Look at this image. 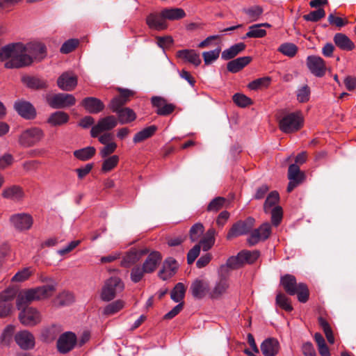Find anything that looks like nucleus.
Returning <instances> with one entry per match:
<instances>
[{
    "label": "nucleus",
    "instance_id": "1",
    "mask_svg": "<svg viewBox=\"0 0 356 356\" xmlns=\"http://www.w3.org/2000/svg\"><path fill=\"white\" fill-rule=\"evenodd\" d=\"M56 284L51 282L50 284L22 291L17 296L16 306L19 310H21L19 314V320L22 325L32 327L41 321L40 312L28 305L33 301L51 296L56 290Z\"/></svg>",
    "mask_w": 356,
    "mask_h": 356
},
{
    "label": "nucleus",
    "instance_id": "2",
    "mask_svg": "<svg viewBox=\"0 0 356 356\" xmlns=\"http://www.w3.org/2000/svg\"><path fill=\"white\" fill-rule=\"evenodd\" d=\"M7 69L21 68L32 63V58L26 54L25 44L22 42L8 44L0 49V61H6Z\"/></svg>",
    "mask_w": 356,
    "mask_h": 356
},
{
    "label": "nucleus",
    "instance_id": "3",
    "mask_svg": "<svg viewBox=\"0 0 356 356\" xmlns=\"http://www.w3.org/2000/svg\"><path fill=\"white\" fill-rule=\"evenodd\" d=\"M280 284L286 293L290 296L297 295L300 302L305 303L309 300V291L306 284L298 283L294 275L286 274L281 277Z\"/></svg>",
    "mask_w": 356,
    "mask_h": 356
},
{
    "label": "nucleus",
    "instance_id": "4",
    "mask_svg": "<svg viewBox=\"0 0 356 356\" xmlns=\"http://www.w3.org/2000/svg\"><path fill=\"white\" fill-rule=\"evenodd\" d=\"M302 125L303 118L299 112L286 114L279 120V127L285 134L296 132L300 129Z\"/></svg>",
    "mask_w": 356,
    "mask_h": 356
},
{
    "label": "nucleus",
    "instance_id": "5",
    "mask_svg": "<svg viewBox=\"0 0 356 356\" xmlns=\"http://www.w3.org/2000/svg\"><path fill=\"white\" fill-rule=\"evenodd\" d=\"M124 289V284L119 277H111L106 280L101 293V298L104 301H110L115 298L118 293Z\"/></svg>",
    "mask_w": 356,
    "mask_h": 356
},
{
    "label": "nucleus",
    "instance_id": "6",
    "mask_svg": "<svg viewBox=\"0 0 356 356\" xmlns=\"http://www.w3.org/2000/svg\"><path fill=\"white\" fill-rule=\"evenodd\" d=\"M255 223V219L253 217H248L244 220H238L234 223L229 229L226 238L231 240L240 236L250 234Z\"/></svg>",
    "mask_w": 356,
    "mask_h": 356
},
{
    "label": "nucleus",
    "instance_id": "7",
    "mask_svg": "<svg viewBox=\"0 0 356 356\" xmlns=\"http://www.w3.org/2000/svg\"><path fill=\"white\" fill-rule=\"evenodd\" d=\"M46 101L48 105L54 109L70 107L76 104V98L74 96L68 93L47 95Z\"/></svg>",
    "mask_w": 356,
    "mask_h": 356
},
{
    "label": "nucleus",
    "instance_id": "8",
    "mask_svg": "<svg viewBox=\"0 0 356 356\" xmlns=\"http://www.w3.org/2000/svg\"><path fill=\"white\" fill-rule=\"evenodd\" d=\"M43 131L38 127L24 130L19 136L18 142L24 147H30L40 141L44 137Z\"/></svg>",
    "mask_w": 356,
    "mask_h": 356
},
{
    "label": "nucleus",
    "instance_id": "9",
    "mask_svg": "<svg viewBox=\"0 0 356 356\" xmlns=\"http://www.w3.org/2000/svg\"><path fill=\"white\" fill-rule=\"evenodd\" d=\"M9 223L17 232H24L31 229L33 223L32 216L26 213L12 214L9 217Z\"/></svg>",
    "mask_w": 356,
    "mask_h": 356
},
{
    "label": "nucleus",
    "instance_id": "10",
    "mask_svg": "<svg viewBox=\"0 0 356 356\" xmlns=\"http://www.w3.org/2000/svg\"><path fill=\"white\" fill-rule=\"evenodd\" d=\"M271 225L269 222H264L258 228L251 230L247 242L250 246L255 245L260 241H266L271 235Z\"/></svg>",
    "mask_w": 356,
    "mask_h": 356
},
{
    "label": "nucleus",
    "instance_id": "11",
    "mask_svg": "<svg viewBox=\"0 0 356 356\" xmlns=\"http://www.w3.org/2000/svg\"><path fill=\"white\" fill-rule=\"evenodd\" d=\"M118 125V119L114 115H108L100 118L97 124L93 126L90 130L92 138H97L99 134L104 131H108Z\"/></svg>",
    "mask_w": 356,
    "mask_h": 356
},
{
    "label": "nucleus",
    "instance_id": "12",
    "mask_svg": "<svg viewBox=\"0 0 356 356\" xmlns=\"http://www.w3.org/2000/svg\"><path fill=\"white\" fill-rule=\"evenodd\" d=\"M120 94L113 97L109 103L108 107L112 111H117L129 102L134 92L129 89L118 88Z\"/></svg>",
    "mask_w": 356,
    "mask_h": 356
},
{
    "label": "nucleus",
    "instance_id": "13",
    "mask_svg": "<svg viewBox=\"0 0 356 356\" xmlns=\"http://www.w3.org/2000/svg\"><path fill=\"white\" fill-rule=\"evenodd\" d=\"M151 103L153 107L156 108V113L161 116L169 115L176 108L175 104L168 103L165 99L159 96L152 97L151 99Z\"/></svg>",
    "mask_w": 356,
    "mask_h": 356
},
{
    "label": "nucleus",
    "instance_id": "14",
    "mask_svg": "<svg viewBox=\"0 0 356 356\" xmlns=\"http://www.w3.org/2000/svg\"><path fill=\"white\" fill-rule=\"evenodd\" d=\"M14 108L20 116L26 120H33L37 115L33 105L26 100L19 99L16 101L14 104Z\"/></svg>",
    "mask_w": 356,
    "mask_h": 356
},
{
    "label": "nucleus",
    "instance_id": "15",
    "mask_svg": "<svg viewBox=\"0 0 356 356\" xmlns=\"http://www.w3.org/2000/svg\"><path fill=\"white\" fill-rule=\"evenodd\" d=\"M306 62L307 66L312 74L318 77L324 76L326 67L323 58L317 56H309Z\"/></svg>",
    "mask_w": 356,
    "mask_h": 356
},
{
    "label": "nucleus",
    "instance_id": "16",
    "mask_svg": "<svg viewBox=\"0 0 356 356\" xmlns=\"http://www.w3.org/2000/svg\"><path fill=\"white\" fill-rule=\"evenodd\" d=\"M21 81L26 88L34 90H46L49 87L48 81L38 76L25 74Z\"/></svg>",
    "mask_w": 356,
    "mask_h": 356
},
{
    "label": "nucleus",
    "instance_id": "17",
    "mask_svg": "<svg viewBox=\"0 0 356 356\" xmlns=\"http://www.w3.org/2000/svg\"><path fill=\"white\" fill-rule=\"evenodd\" d=\"M76 343L74 333L67 332L61 334L57 341V348L61 353H67L72 350Z\"/></svg>",
    "mask_w": 356,
    "mask_h": 356
},
{
    "label": "nucleus",
    "instance_id": "18",
    "mask_svg": "<svg viewBox=\"0 0 356 356\" xmlns=\"http://www.w3.org/2000/svg\"><path fill=\"white\" fill-rule=\"evenodd\" d=\"M16 343L23 350L32 349L35 346V337L28 330H22L15 334Z\"/></svg>",
    "mask_w": 356,
    "mask_h": 356
},
{
    "label": "nucleus",
    "instance_id": "19",
    "mask_svg": "<svg viewBox=\"0 0 356 356\" xmlns=\"http://www.w3.org/2000/svg\"><path fill=\"white\" fill-rule=\"evenodd\" d=\"M190 291L195 299H202L210 293L209 284L204 280H195L191 285Z\"/></svg>",
    "mask_w": 356,
    "mask_h": 356
},
{
    "label": "nucleus",
    "instance_id": "20",
    "mask_svg": "<svg viewBox=\"0 0 356 356\" xmlns=\"http://www.w3.org/2000/svg\"><path fill=\"white\" fill-rule=\"evenodd\" d=\"M26 54L31 56L32 61L33 59L41 60L46 55V47L44 44L38 42H31L25 44Z\"/></svg>",
    "mask_w": 356,
    "mask_h": 356
},
{
    "label": "nucleus",
    "instance_id": "21",
    "mask_svg": "<svg viewBox=\"0 0 356 356\" xmlns=\"http://www.w3.org/2000/svg\"><path fill=\"white\" fill-rule=\"evenodd\" d=\"M148 252L147 249L132 248L123 257L121 266L124 268H129L136 264L141 257Z\"/></svg>",
    "mask_w": 356,
    "mask_h": 356
},
{
    "label": "nucleus",
    "instance_id": "22",
    "mask_svg": "<svg viewBox=\"0 0 356 356\" xmlns=\"http://www.w3.org/2000/svg\"><path fill=\"white\" fill-rule=\"evenodd\" d=\"M77 77L72 72H66L63 73L57 80V85L59 88L64 91H72L77 86Z\"/></svg>",
    "mask_w": 356,
    "mask_h": 356
},
{
    "label": "nucleus",
    "instance_id": "23",
    "mask_svg": "<svg viewBox=\"0 0 356 356\" xmlns=\"http://www.w3.org/2000/svg\"><path fill=\"white\" fill-rule=\"evenodd\" d=\"M229 287L228 276L220 275L213 289L210 291L209 296L213 299H218L227 293Z\"/></svg>",
    "mask_w": 356,
    "mask_h": 356
},
{
    "label": "nucleus",
    "instance_id": "24",
    "mask_svg": "<svg viewBox=\"0 0 356 356\" xmlns=\"http://www.w3.org/2000/svg\"><path fill=\"white\" fill-rule=\"evenodd\" d=\"M177 268V261L172 257H168L163 262V268L159 272V276L163 280H167L175 274Z\"/></svg>",
    "mask_w": 356,
    "mask_h": 356
},
{
    "label": "nucleus",
    "instance_id": "25",
    "mask_svg": "<svg viewBox=\"0 0 356 356\" xmlns=\"http://www.w3.org/2000/svg\"><path fill=\"white\" fill-rule=\"evenodd\" d=\"M146 23L149 29L156 31H163L167 28V23L162 12L160 14L150 13L146 18Z\"/></svg>",
    "mask_w": 356,
    "mask_h": 356
},
{
    "label": "nucleus",
    "instance_id": "26",
    "mask_svg": "<svg viewBox=\"0 0 356 356\" xmlns=\"http://www.w3.org/2000/svg\"><path fill=\"white\" fill-rule=\"evenodd\" d=\"M280 350V343L275 338H268L261 344V351L264 356H275Z\"/></svg>",
    "mask_w": 356,
    "mask_h": 356
},
{
    "label": "nucleus",
    "instance_id": "27",
    "mask_svg": "<svg viewBox=\"0 0 356 356\" xmlns=\"http://www.w3.org/2000/svg\"><path fill=\"white\" fill-rule=\"evenodd\" d=\"M81 105L90 113H99L104 109V103L96 97H86L81 102Z\"/></svg>",
    "mask_w": 356,
    "mask_h": 356
},
{
    "label": "nucleus",
    "instance_id": "28",
    "mask_svg": "<svg viewBox=\"0 0 356 356\" xmlns=\"http://www.w3.org/2000/svg\"><path fill=\"white\" fill-rule=\"evenodd\" d=\"M177 57L184 62L190 63L195 66H199L201 63L200 54L194 49H181L177 51Z\"/></svg>",
    "mask_w": 356,
    "mask_h": 356
},
{
    "label": "nucleus",
    "instance_id": "29",
    "mask_svg": "<svg viewBox=\"0 0 356 356\" xmlns=\"http://www.w3.org/2000/svg\"><path fill=\"white\" fill-rule=\"evenodd\" d=\"M333 40L337 47L343 51H350L355 49L354 42L344 33H337L334 35Z\"/></svg>",
    "mask_w": 356,
    "mask_h": 356
},
{
    "label": "nucleus",
    "instance_id": "30",
    "mask_svg": "<svg viewBox=\"0 0 356 356\" xmlns=\"http://www.w3.org/2000/svg\"><path fill=\"white\" fill-rule=\"evenodd\" d=\"M161 259V255L159 252H152L147 256L142 266L146 270L147 273H152L156 269Z\"/></svg>",
    "mask_w": 356,
    "mask_h": 356
},
{
    "label": "nucleus",
    "instance_id": "31",
    "mask_svg": "<svg viewBox=\"0 0 356 356\" xmlns=\"http://www.w3.org/2000/svg\"><path fill=\"white\" fill-rule=\"evenodd\" d=\"M112 112L117 114L118 122H119L121 124H129L136 119V113L129 107H124Z\"/></svg>",
    "mask_w": 356,
    "mask_h": 356
},
{
    "label": "nucleus",
    "instance_id": "32",
    "mask_svg": "<svg viewBox=\"0 0 356 356\" xmlns=\"http://www.w3.org/2000/svg\"><path fill=\"white\" fill-rule=\"evenodd\" d=\"M251 56H243L232 60L227 64V69L232 73H236L248 65L252 60Z\"/></svg>",
    "mask_w": 356,
    "mask_h": 356
},
{
    "label": "nucleus",
    "instance_id": "33",
    "mask_svg": "<svg viewBox=\"0 0 356 356\" xmlns=\"http://www.w3.org/2000/svg\"><path fill=\"white\" fill-rule=\"evenodd\" d=\"M70 120V115L64 111H56L51 113L47 119V123L53 127L62 126Z\"/></svg>",
    "mask_w": 356,
    "mask_h": 356
},
{
    "label": "nucleus",
    "instance_id": "34",
    "mask_svg": "<svg viewBox=\"0 0 356 356\" xmlns=\"http://www.w3.org/2000/svg\"><path fill=\"white\" fill-rule=\"evenodd\" d=\"M216 234V229L213 227L209 228L197 245H200V249L202 248L203 251H208L215 243Z\"/></svg>",
    "mask_w": 356,
    "mask_h": 356
},
{
    "label": "nucleus",
    "instance_id": "35",
    "mask_svg": "<svg viewBox=\"0 0 356 356\" xmlns=\"http://www.w3.org/2000/svg\"><path fill=\"white\" fill-rule=\"evenodd\" d=\"M158 129L157 126L156 125H151L147 127L144 128L141 131L137 132L134 138H133V142L136 144L141 143L152 136H153L155 133L156 132Z\"/></svg>",
    "mask_w": 356,
    "mask_h": 356
},
{
    "label": "nucleus",
    "instance_id": "36",
    "mask_svg": "<svg viewBox=\"0 0 356 356\" xmlns=\"http://www.w3.org/2000/svg\"><path fill=\"white\" fill-rule=\"evenodd\" d=\"M246 45L243 42H238L225 49L221 54L222 59L225 60H231L241 52L243 51Z\"/></svg>",
    "mask_w": 356,
    "mask_h": 356
},
{
    "label": "nucleus",
    "instance_id": "37",
    "mask_svg": "<svg viewBox=\"0 0 356 356\" xmlns=\"http://www.w3.org/2000/svg\"><path fill=\"white\" fill-rule=\"evenodd\" d=\"M2 196L6 199L19 201L23 197L24 192L22 188L14 185L5 188L2 192Z\"/></svg>",
    "mask_w": 356,
    "mask_h": 356
},
{
    "label": "nucleus",
    "instance_id": "38",
    "mask_svg": "<svg viewBox=\"0 0 356 356\" xmlns=\"http://www.w3.org/2000/svg\"><path fill=\"white\" fill-rule=\"evenodd\" d=\"M15 327L13 325H8L3 330L0 336V343L3 346H8L13 342Z\"/></svg>",
    "mask_w": 356,
    "mask_h": 356
},
{
    "label": "nucleus",
    "instance_id": "39",
    "mask_svg": "<svg viewBox=\"0 0 356 356\" xmlns=\"http://www.w3.org/2000/svg\"><path fill=\"white\" fill-rule=\"evenodd\" d=\"M163 17L165 19L178 20L184 18L186 13L182 8H165L162 10Z\"/></svg>",
    "mask_w": 356,
    "mask_h": 356
},
{
    "label": "nucleus",
    "instance_id": "40",
    "mask_svg": "<svg viewBox=\"0 0 356 356\" xmlns=\"http://www.w3.org/2000/svg\"><path fill=\"white\" fill-rule=\"evenodd\" d=\"M95 148L94 147L89 146L75 150L74 152V156L81 161H88L95 154Z\"/></svg>",
    "mask_w": 356,
    "mask_h": 356
},
{
    "label": "nucleus",
    "instance_id": "41",
    "mask_svg": "<svg viewBox=\"0 0 356 356\" xmlns=\"http://www.w3.org/2000/svg\"><path fill=\"white\" fill-rule=\"evenodd\" d=\"M289 180H293L298 182H302L305 179V175L300 171L298 165L296 163L291 164L288 169Z\"/></svg>",
    "mask_w": 356,
    "mask_h": 356
},
{
    "label": "nucleus",
    "instance_id": "42",
    "mask_svg": "<svg viewBox=\"0 0 356 356\" xmlns=\"http://www.w3.org/2000/svg\"><path fill=\"white\" fill-rule=\"evenodd\" d=\"M266 35V31L260 27L258 24H253L249 27V31L242 38L245 40L246 38H261Z\"/></svg>",
    "mask_w": 356,
    "mask_h": 356
},
{
    "label": "nucleus",
    "instance_id": "43",
    "mask_svg": "<svg viewBox=\"0 0 356 356\" xmlns=\"http://www.w3.org/2000/svg\"><path fill=\"white\" fill-rule=\"evenodd\" d=\"M280 195L278 192L274 191L270 192L264 204V211L266 213L270 212V209L276 207V204L279 202Z\"/></svg>",
    "mask_w": 356,
    "mask_h": 356
},
{
    "label": "nucleus",
    "instance_id": "44",
    "mask_svg": "<svg viewBox=\"0 0 356 356\" xmlns=\"http://www.w3.org/2000/svg\"><path fill=\"white\" fill-rule=\"evenodd\" d=\"M74 300V295L67 291L60 293L54 300V304L56 306H66L72 303Z\"/></svg>",
    "mask_w": 356,
    "mask_h": 356
},
{
    "label": "nucleus",
    "instance_id": "45",
    "mask_svg": "<svg viewBox=\"0 0 356 356\" xmlns=\"http://www.w3.org/2000/svg\"><path fill=\"white\" fill-rule=\"evenodd\" d=\"M186 288L183 283L179 282L170 293L171 299L175 302H180L184 298Z\"/></svg>",
    "mask_w": 356,
    "mask_h": 356
},
{
    "label": "nucleus",
    "instance_id": "46",
    "mask_svg": "<svg viewBox=\"0 0 356 356\" xmlns=\"http://www.w3.org/2000/svg\"><path fill=\"white\" fill-rule=\"evenodd\" d=\"M271 78L270 76H264L257 79L249 83L248 87L250 90H257L262 88H267L270 85Z\"/></svg>",
    "mask_w": 356,
    "mask_h": 356
},
{
    "label": "nucleus",
    "instance_id": "47",
    "mask_svg": "<svg viewBox=\"0 0 356 356\" xmlns=\"http://www.w3.org/2000/svg\"><path fill=\"white\" fill-rule=\"evenodd\" d=\"M204 232V227L201 222L194 224L190 229L189 237L192 242L197 241Z\"/></svg>",
    "mask_w": 356,
    "mask_h": 356
},
{
    "label": "nucleus",
    "instance_id": "48",
    "mask_svg": "<svg viewBox=\"0 0 356 356\" xmlns=\"http://www.w3.org/2000/svg\"><path fill=\"white\" fill-rule=\"evenodd\" d=\"M119 156L118 155H112L108 157H106L102 165V171L104 172H108L114 169L118 162Z\"/></svg>",
    "mask_w": 356,
    "mask_h": 356
},
{
    "label": "nucleus",
    "instance_id": "49",
    "mask_svg": "<svg viewBox=\"0 0 356 356\" xmlns=\"http://www.w3.org/2000/svg\"><path fill=\"white\" fill-rule=\"evenodd\" d=\"M227 202V200L222 197H216L213 198L208 204L207 211L209 212H218Z\"/></svg>",
    "mask_w": 356,
    "mask_h": 356
},
{
    "label": "nucleus",
    "instance_id": "50",
    "mask_svg": "<svg viewBox=\"0 0 356 356\" xmlns=\"http://www.w3.org/2000/svg\"><path fill=\"white\" fill-rule=\"evenodd\" d=\"M263 8L259 6H253L243 10V12L247 15L252 22L257 20L263 13Z\"/></svg>",
    "mask_w": 356,
    "mask_h": 356
},
{
    "label": "nucleus",
    "instance_id": "51",
    "mask_svg": "<svg viewBox=\"0 0 356 356\" xmlns=\"http://www.w3.org/2000/svg\"><path fill=\"white\" fill-rule=\"evenodd\" d=\"M244 254L238 252L236 256L230 257L226 262V266L231 269H237L241 267L245 264L243 259H242Z\"/></svg>",
    "mask_w": 356,
    "mask_h": 356
},
{
    "label": "nucleus",
    "instance_id": "52",
    "mask_svg": "<svg viewBox=\"0 0 356 356\" xmlns=\"http://www.w3.org/2000/svg\"><path fill=\"white\" fill-rule=\"evenodd\" d=\"M147 273L146 270L143 266L139 265L135 266L131 270L130 278L132 282L138 283L143 280L145 274Z\"/></svg>",
    "mask_w": 356,
    "mask_h": 356
},
{
    "label": "nucleus",
    "instance_id": "53",
    "mask_svg": "<svg viewBox=\"0 0 356 356\" xmlns=\"http://www.w3.org/2000/svg\"><path fill=\"white\" fill-rule=\"evenodd\" d=\"M325 16V10L319 8L316 10L312 11L307 15H303V19L307 22H316Z\"/></svg>",
    "mask_w": 356,
    "mask_h": 356
},
{
    "label": "nucleus",
    "instance_id": "54",
    "mask_svg": "<svg viewBox=\"0 0 356 356\" xmlns=\"http://www.w3.org/2000/svg\"><path fill=\"white\" fill-rule=\"evenodd\" d=\"M124 303L122 300H118L108 304L104 309L103 314L105 315H112L118 312L124 307Z\"/></svg>",
    "mask_w": 356,
    "mask_h": 356
},
{
    "label": "nucleus",
    "instance_id": "55",
    "mask_svg": "<svg viewBox=\"0 0 356 356\" xmlns=\"http://www.w3.org/2000/svg\"><path fill=\"white\" fill-rule=\"evenodd\" d=\"M276 304L286 312H290L293 310L289 298L284 294L280 293L276 296Z\"/></svg>",
    "mask_w": 356,
    "mask_h": 356
},
{
    "label": "nucleus",
    "instance_id": "56",
    "mask_svg": "<svg viewBox=\"0 0 356 356\" xmlns=\"http://www.w3.org/2000/svg\"><path fill=\"white\" fill-rule=\"evenodd\" d=\"M279 51L285 56L293 57L298 51V47L293 43H284L278 49Z\"/></svg>",
    "mask_w": 356,
    "mask_h": 356
},
{
    "label": "nucleus",
    "instance_id": "57",
    "mask_svg": "<svg viewBox=\"0 0 356 356\" xmlns=\"http://www.w3.org/2000/svg\"><path fill=\"white\" fill-rule=\"evenodd\" d=\"M58 333L55 327L44 329L41 333V340L46 343H50L56 339Z\"/></svg>",
    "mask_w": 356,
    "mask_h": 356
},
{
    "label": "nucleus",
    "instance_id": "58",
    "mask_svg": "<svg viewBox=\"0 0 356 356\" xmlns=\"http://www.w3.org/2000/svg\"><path fill=\"white\" fill-rule=\"evenodd\" d=\"M270 212L271 213V222L274 226L277 227L282 219V208L280 206H276L271 209Z\"/></svg>",
    "mask_w": 356,
    "mask_h": 356
},
{
    "label": "nucleus",
    "instance_id": "59",
    "mask_svg": "<svg viewBox=\"0 0 356 356\" xmlns=\"http://www.w3.org/2000/svg\"><path fill=\"white\" fill-rule=\"evenodd\" d=\"M220 51V48L218 47L213 50L203 52L202 56L205 65H209L215 61L219 57Z\"/></svg>",
    "mask_w": 356,
    "mask_h": 356
},
{
    "label": "nucleus",
    "instance_id": "60",
    "mask_svg": "<svg viewBox=\"0 0 356 356\" xmlns=\"http://www.w3.org/2000/svg\"><path fill=\"white\" fill-rule=\"evenodd\" d=\"M310 88L307 85H304L297 90V99L299 102L305 103L309 101L310 97Z\"/></svg>",
    "mask_w": 356,
    "mask_h": 356
},
{
    "label": "nucleus",
    "instance_id": "61",
    "mask_svg": "<svg viewBox=\"0 0 356 356\" xmlns=\"http://www.w3.org/2000/svg\"><path fill=\"white\" fill-rule=\"evenodd\" d=\"M232 99L233 102L240 107H246L252 103L250 98L241 93L234 95Z\"/></svg>",
    "mask_w": 356,
    "mask_h": 356
},
{
    "label": "nucleus",
    "instance_id": "62",
    "mask_svg": "<svg viewBox=\"0 0 356 356\" xmlns=\"http://www.w3.org/2000/svg\"><path fill=\"white\" fill-rule=\"evenodd\" d=\"M79 42L77 39H70L65 41L60 49L63 54H69L72 52L78 46Z\"/></svg>",
    "mask_w": 356,
    "mask_h": 356
},
{
    "label": "nucleus",
    "instance_id": "63",
    "mask_svg": "<svg viewBox=\"0 0 356 356\" xmlns=\"http://www.w3.org/2000/svg\"><path fill=\"white\" fill-rule=\"evenodd\" d=\"M241 253H245L243 254L242 259H243L245 264H252L254 263L259 257V252L257 250L254 251H249V250H242L240 252Z\"/></svg>",
    "mask_w": 356,
    "mask_h": 356
},
{
    "label": "nucleus",
    "instance_id": "64",
    "mask_svg": "<svg viewBox=\"0 0 356 356\" xmlns=\"http://www.w3.org/2000/svg\"><path fill=\"white\" fill-rule=\"evenodd\" d=\"M31 275L29 268H24L22 270L18 271L13 277V282H21L26 280Z\"/></svg>",
    "mask_w": 356,
    "mask_h": 356
}]
</instances>
